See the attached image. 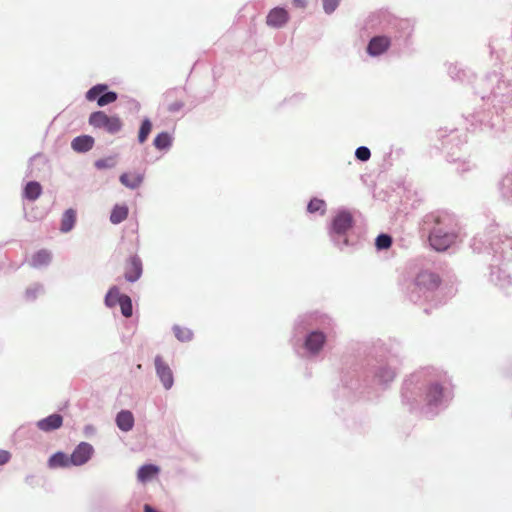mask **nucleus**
Segmentation results:
<instances>
[{"label":"nucleus","instance_id":"nucleus-16","mask_svg":"<svg viewBox=\"0 0 512 512\" xmlns=\"http://www.w3.org/2000/svg\"><path fill=\"white\" fill-rule=\"evenodd\" d=\"M129 209L125 204H117L113 207L110 214V221L113 224H119L128 217Z\"/></svg>","mask_w":512,"mask_h":512},{"label":"nucleus","instance_id":"nucleus-11","mask_svg":"<svg viewBox=\"0 0 512 512\" xmlns=\"http://www.w3.org/2000/svg\"><path fill=\"white\" fill-rule=\"evenodd\" d=\"M325 335L322 332H312L305 341V347L312 353H318L325 343Z\"/></svg>","mask_w":512,"mask_h":512},{"label":"nucleus","instance_id":"nucleus-9","mask_svg":"<svg viewBox=\"0 0 512 512\" xmlns=\"http://www.w3.org/2000/svg\"><path fill=\"white\" fill-rule=\"evenodd\" d=\"M353 224V218L350 212L348 211H340L332 222V228L334 232L338 234H343L348 231Z\"/></svg>","mask_w":512,"mask_h":512},{"label":"nucleus","instance_id":"nucleus-20","mask_svg":"<svg viewBox=\"0 0 512 512\" xmlns=\"http://www.w3.org/2000/svg\"><path fill=\"white\" fill-rule=\"evenodd\" d=\"M159 473V468L155 465H143L139 468L137 478L141 482H147Z\"/></svg>","mask_w":512,"mask_h":512},{"label":"nucleus","instance_id":"nucleus-34","mask_svg":"<svg viewBox=\"0 0 512 512\" xmlns=\"http://www.w3.org/2000/svg\"><path fill=\"white\" fill-rule=\"evenodd\" d=\"M293 4L298 8H305L306 0H293Z\"/></svg>","mask_w":512,"mask_h":512},{"label":"nucleus","instance_id":"nucleus-6","mask_svg":"<svg viewBox=\"0 0 512 512\" xmlns=\"http://www.w3.org/2000/svg\"><path fill=\"white\" fill-rule=\"evenodd\" d=\"M142 275V262L139 257H130L124 266V277L128 282L137 281Z\"/></svg>","mask_w":512,"mask_h":512},{"label":"nucleus","instance_id":"nucleus-17","mask_svg":"<svg viewBox=\"0 0 512 512\" xmlns=\"http://www.w3.org/2000/svg\"><path fill=\"white\" fill-rule=\"evenodd\" d=\"M70 456L63 452H57L53 454L48 460V466L50 468H58V467H69L72 465L69 460Z\"/></svg>","mask_w":512,"mask_h":512},{"label":"nucleus","instance_id":"nucleus-28","mask_svg":"<svg viewBox=\"0 0 512 512\" xmlns=\"http://www.w3.org/2000/svg\"><path fill=\"white\" fill-rule=\"evenodd\" d=\"M94 165L99 170L113 168L116 165V157L108 156L106 158L98 159L95 161Z\"/></svg>","mask_w":512,"mask_h":512},{"label":"nucleus","instance_id":"nucleus-10","mask_svg":"<svg viewBox=\"0 0 512 512\" xmlns=\"http://www.w3.org/2000/svg\"><path fill=\"white\" fill-rule=\"evenodd\" d=\"M390 46V39L385 36L373 37L367 47V52L371 56H378L384 53Z\"/></svg>","mask_w":512,"mask_h":512},{"label":"nucleus","instance_id":"nucleus-15","mask_svg":"<svg viewBox=\"0 0 512 512\" xmlns=\"http://www.w3.org/2000/svg\"><path fill=\"white\" fill-rule=\"evenodd\" d=\"M143 179V174L139 172L123 173L120 176V182L130 189L138 188L143 182Z\"/></svg>","mask_w":512,"mask_h":512},{"label":"nucleus","instance_id":"nucleus-27","mask_svg":"<svg viewBox=\"0 0 512 512\" xmlns=\"http://www.w3.org/2000/svg\"><path fill=\"white\" fill-rule=\"evenodd\" d=\"M176 338L182 342L189 341L192 339L193 333L190 329L181 326H174L173 328Z\"/></svg>","mask_w":512,"mask_h":512},{"label":"nucleus","instance_id":"nucleus-30","mask_svg":"<svg viewBox=\"0 0 512 512\" xmlns=\"http://www.w3.org/2000/svg\"><path fill=\"white\" fill-rule=\"evenodd\" d=\"M392 244V238L387 234H381L376 238L378 249H388Z\"/></svg>","mask_w":512,"mask_h":512},{"label":"nucleus","instance_id":"nucleus-29","mask_svg":"<svg viewBox=\"0 0 512 512\" xmlns=\"http://www.w3.org/2000/svg\"><path fill=\"white\" fill-rule=\"evenodd\" d=\"M325 206L324 200L313 198L310 200L307 209L310 213L320 212L321 214H324Z\"/></svg>","mask_w":512,"mask_h":512},{"label":"nucleus","instance_id":"nucleus-14","mask_svg":"<svg viewBox=\"0 0 512 512\" xmlns=\"http://www.w3.org/2000/svg\"><path fill=\"white\" fill-rule=\"evenodd\" d=\"M116 424L122 431H130L134 426L133 414L128 410H122L117 414Z\"/></svg>","mask_w":512,"mask_h":512},{"label":"nucleus","instance_id":"nucleus-22","mask_svg":"<svg viewBox=\"0 0 512 512\" xmlns=\"http://www.w3.org/2000/svg\"><path fill=\"white\" fill-rule=\"evenodd\" d=\"M153 144L158 150L167 149L172 144V137L167 132H161L155 137Z\"/></svg>","mask_w":512,"mask_h":512},{"label":"nucleus","instance_id":"nucleus-26","mask_svg":"<svg viewBox=\"0 0 512 512\" xmlns=\"http://www.w3.org/2000/svg\"><path fill=\"white\" fill-rule=\"evenodd\" d=\"M121 313L124 317L129 318L132 316V301L128 295H122L121 301L119 302Z\"/></svg>","mask_w":512,"mask_h":512},{"label":"nucleus","instance_id":"nucleus-31","mask_svg":"<svg viewBox=\"0 0 512 512\" xmlns=\"http://www.w3.org/2000/svg\"><path fill=\"white\" fill-rule=\"evenodd\" d=\"M355 156L361 161L369 160L371 153L367 147L361 146L356 149Z\"/></svg>","mask_w":512,"mask_h":512},{"label":"nucleus","instance_id":"nucleus-12","mask_svg":"<svg viewBox=\"0 0 512 512\" xmlns=\"http://www.w3.org/2000/svg\"><path fill=\"white\" fill-rule=\"evenodd\" d=\"M63 418L59 414H52L37 422V427L45 432L58 429L62 426Z\"/></svg>","mask_w":512,"mask_h":512},{"label":"nucleus","instance_id":"nucleus-24","mask_svg":"<svg viewBox=\"0 0 512 512\" xmlns=\"http://www.w3.org/2000/svg\"><path fill=\"white\" fill-rule=\"evenodd\" d=\"M443 395V389L438 384L432 385L427 393V400L429 403H437Z\"/></svg>","mask_w":512,"mask_h":512},{"label":"nucleus","instance_id":"nucleus-18","mask_svg":"<svg viewBox=\"0 0 512 512\" xmlns=\"http://www.w3.org/2000/svg\"><path fill=\"white\" fill-rule=\"evenodd\" d=\"M42 193V186L39 182L30 181L24 188V197L30 201H35Z\"/></svg>","mask_w":512,"mask_h":512},{"label":"nucleus","instance_id":"nucleus-19","mask_svg":"<svg viewBox=\"0 0 512 512\" xmlns=\"http://www.w3.org/2000/svg\"><path fill=\"white\" fill-rule=\"evenodd\" d=\"M51 259H52L51 253L46 249H42V250L37 251L32 256L31 264L33 267L38 268V267L48 265L50 263Z\"/></svg>","mask_w":512,"mask_h":512},{"label":"nucleus","instance_id":"nucleus-3","mask_svg":"<svg viewBox=\"0 0 512 512\" xmlns=\"http://www.w3.org/2000/svg\"><path fill=\"white\" fill-rule=\"evenodd\" d=\"M108 86L106 84H98L90 88L86 93L88 101L97 100V104L100 107L111 104L117 100V94L115 92H107Z\"/></svg>","mask_w":512,"mask_h":512},{"label":"nucleus","instance_id":"nucleus-21","mask_svg":"<svg viewBox=\"0 0 512 512\" xmlns=\"http://www.w3.org/2000/svg\"><path fill=\"white\" fill-rule=\"evenodd\" d=\"M76 222V211L74 209H68L64 212L61 219L60 230L64 233L69 232Z\"/></svg>","mask_w":512,"mask_h":512},{"label":"nucleus","instance_id":"nucleus-33","mask_svg":"<svg viewBox=\"0 0 512 512\" xmlns=\"http://www.w3.org/2000/svg\"><path fill=\"white\" fill-rule=\"evenodd\" d=\"M11 458V454L9 451L0 449V465L6 464Z\"/></svg>","mask_w":512,"mask_h":512},{"label":"nucleus","instance_id":"nucleus-8","mask_svg":"<svg viewBox=\"0 0 512 512\" xmlns=\"http://www.w3.org/2000/svg\"><path fill=\"white\" fill-rule=\"evenodd\" d=\"M289 20L287 10L281 7L273 8L266 17V23L273 28H280L284 26Z\"/></svg>","mask_w":512,"mask_h":512},{"label":"nucleus","instance_id":"nucleus-7","mask_svg":"<svg viewBox=\"0 0 512 512\" xmlns=\"http://www.w3.org/2000/svg\"><path fill=\"white\" fill-rule=\"evenodd\" d=\"M155 367L158 377L160 378L163 386L170 389L173 385V373L170 367L163 361L161 356H156Z\"/></svg>","mask_w":512,"mask_h":512},{"label":"nucleus","instance_id":"nucleus-4","mask_svg":"<svg viewBox=\"0 0 512 512\" xmlns=\"http://www.w3.org/2000/svg\"><path fill=\"white\" fill-rule=\"evenodd\" d=\"M441 284V279L438 274L430 271L420 272L414 281L415 289L419 292L436 290Z\"/></svg>","mask_w":512,"mask_h":512},{"label":"nucleus","instance_id":"nucleus-25","mask_svg":"<svg viewBox=\"0 0 512 512\" xmlns=\"http://www.w3.org/2000/svg\"><path fill=\"white\" fill-rule=\"evenodd\" d=\"M151 130H152L151 121L149 119L143 120L142 124L140 126V129H139V133H138V141L141 144L147 140Z\"/></svg>","mask_w":512,"mask_h":512},{"label":"nucleus","instance_id":"nucleus-2","mask_svg":"<svg viewBox=\"0 0 512 512\" xmlns=\"http://www.w3.org/2000/svg\"><path fill=\"white\" fill-rule=\"evenodd\" d=\"M89 124L95 129H101L109 134L118 133L123 122L117 115H108L104 111H96L90 114Z\"/></svg>","mask_w":512,"mask_h":512},{"label":"nucleus","instance_id":"nucleus-13","mask_svg":"<svg viewBox=\"0 0 512 512\" xmlns=\"http://www.w3.org/2000/svg\"><path fill=\"white\" fill-rule=\"evenodd\" d=\"M94 138L89 135H82L74 138L71 147L75 152L84 153L91 150L94 146Z\"/></svg>","mask_w":512,"mask_h":512},{"label":"nucleus","instance_id":"nucleus-1","mask_svg":"<svg viewBox=\"0 0 512 512\" xmlns=\"http://www.w3.org/2000/svg\"><path fill=\"white\" fill-rule=\"evenodd\" d=\"M424 224L429 227V243L436 251H445L457 239V223L448 212H431L425 216Z\"/></svg>","mask_w":512,"mask_h":512},{"label":"nucleus","instance_id":"nucleus-23","mask_svg":"<svg viewBox=\"0 0 512 512\" xmlns=\"http://www.w3.org/2000/svg\"><path fill=\"white\" fill-rule=\"evenodd\" d=\"M122 295L118 287H111L106 294L105 304L111 308L115 307L121 301Z\"/></svg>","mask_w":512,"mask_h":512},{"label":"nucleus","instance_id":"nucleus-5","mask_svg":"<svg viewBox=\"0 0 512 512\" xmlns=\"http://www.w3.org/2000/svg\"><path fill=\"white\" fill-rule=\"evenodd\" d=\"M93 452L94 449L91 444L87 442H81L74 449V451L70 455L69 460L71 461L73 466H81L90 460Z\"/></svg>","mask_w":512,"mask_h":512},{"label":"nucleus","instance_id":"nucleus-35","mask_svg":"<svg viewBox=\"0 0 512 512\" xmlns=\"http://www.w3.org/2000/svg\"><path fill=\"white\" fill-rule=\"evenodd\" d=\"M144 512H158L155 509H153L150 505L146 504L144 506Z\"/></svg>","mask_w":512,"mask_h":512},{"label":"nucleus","instance_id":"nucleus-32","mask_svg":"<svg viewBox=\"0 0 512 512\" xmlns=\"http://www.w3.org/2000/svg\"><path fill=\"white\" fill-rule=\"evenodd\" d=\"M340 0H323V8L326 13H332L338 6Z\"/></svg>","mask_w":512,"mask_h":512}]
</instances>
